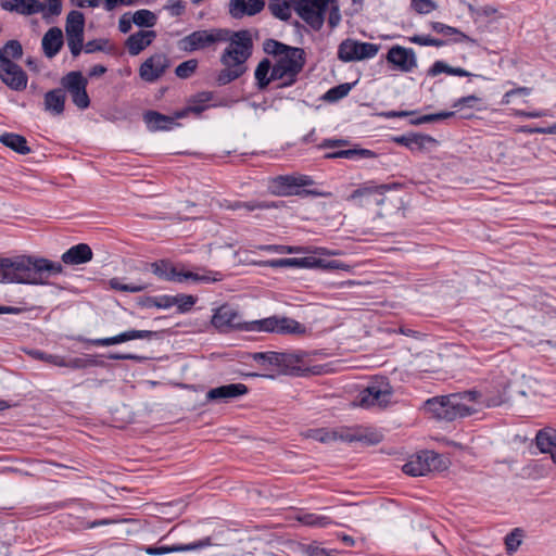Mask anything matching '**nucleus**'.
Listing matches in <instances>:
<instances>
[{
	"instance_id": "obj_52",
	"label": "nucleus",
	"mask_w": 556,
	"mask_h": 556,
	"mask_svg": "<svg viewBox=\"0 0 556 556\" xmlns=\"http://www.w3.org/2000/svg\"><path fill=\"white\" fill-rule=\"evenodd\" d=\"M45 10L40 11L42 13V18L49 22L51 16H59L62 13V0H45Z\"/></svg>"
},
{
	"instance_id": "obj_34",
	"label": "nucleus",
	"mask_w": 556,
	"mask_h": 556,
	"mask_svg": "<svg viewBox=\"0 0 556 556\" xmlns=\"http://www.w3.org/2000/svg\"><path fill=\"white\" fill-rule=\"evenodd\" d=\"M250 56V53L227 47L220 55V63L223 65L247 67L244 63L248 61Z\"/></svg>"
},
{
	"instance_id": "obj_50",
	"label": "nucleus",
	"mask_w": 556,
	"mask_h": 556,
	"mask_svg": "<svg viewBox=\"0 0 556 556\" xmlns=\"http://www.w3.org/2000/svg\"><path fill=\"white\" fill-rule=\"evenodd\" d=\"M179 313L184 314L189 312L197 302V298L190 294L172 295Z\"/></svg>"
},
{
	"instance_id": "obj_39",
	"label": "nucleus",
	"mask_w": 556,
	"mask_h": 556,
	"mask_svg": "<svg viewBox=\"0 0 556 556\" xmlns=\"http://www.w3.org/2000/svg\"><path fill=\"white\" fill-rule=\"evenodd\" d=\"M430 26L433 31L442 34L444 36H457L454 41L455 42H463V41H472L467 35L462 33L459 29L448 26L446 24H443L441 22H431Z\"/></svg>"
},
{
	"instance_id": "obj_5",
	"label": "nucleus",
	"mask_w": 556,
	"mask_h": 556,
	"mask_svg": "<svg viewBox=\"0 0 556 556\" xmlns=\"http://www.w3.org/2000/svg\"><path fill=\"white\" fill-rule=\"evenodd\" d=\"M229 38V29L212 28L195 30L180 40V48L187 52L203 50L217 42H226Z\"/></svg>"
},
{
	"instance_id": "obj_64",
	"label": "nucleus",
	"mask_w": 556,
	"mask_h": 556,
	"mask_svg": "<svg viewBox=\"0 0 556 556\" xmlns=\"http://www.w3.org/2000/svg\"><path fill=\"white\" fill-rule=\"evenodd\" d=\"M453 66H450L443 61H435L432 66L428 71L429 76H437L441 73H446L448 75H452Z\"/></svg>"
},
{
	"instance_id": "obj_30",
	"label": "nucleus",
	"mask_w": 556,
	"mask_h": 556,
	"mask_svg": "<svg viewBox=\"0 0 556 556\" xmlns=\"http://www.w3.org/2000/svg\"><path fill=\"white\" fill-rule=\"evenodd\" d=\"M227 41L230 42L228 46L229 48L252 54L253 40L248 29H241L238 31L229 30V38Z\"/></svg>"
},
{
	"instance_id": "obj_22",
	"label": "nucleus",
	"mask_w": 556,
	"mask_h": 556,
	"mask_svg": "<svg viewBox=\"0 0 556 556\" xmlns=\"http://www.w3.org/2000/svg\"><path fill=\"white\" fill-rule=\"evenodd\" d=\"M93 252L87 243H78L65 251L61 260L66 265H81L90 262Z\"/></svg>"
},
{
	"instance_id": "obj_9",
	"label": "nucleus",
	"mask_w": 556,
	"mask_h": 556,
	"mask_svg": "<svg viewBox=\"0 0 556 556\" xmlns=\"http://www.w3.org/2000/svg\"><path fill=\"white\" fill-rule=\"evenodd\" d=\"M445 468L442 456L433 451H421L412 456L408 462L403 465L404 473L418 477L425 476L433 470H441Z\"/></svg>"
},
{
	"instance_id": "obj_35",
	"label": "nucleus",
	"mask_w": 556,
	"mask_h": 556,
	"mask_svg": "<svg viewBox=\"0 0 556 556\" xmlns=\"http://www.w3.org/2000/svg\"><path fill=\"white\" fill-rule=\"evenodd\" d=\"M281 205H282V202H268V201L252 200V201H247V202L235 201L231 204H229L227 207L230 210H233V211L244 208L248 212H252L255 210L278 208Z\"/></svg>"
},
{
	"instance_id": "obj_10",
	"label": "nucleus",
	"mask_w": 556,
	"mask_h": 556,
	"mask_svg": "<svg viewBox=\"0 0 556 556\" xmlns=\"http://www.w3.org/2000/svg\"><path fill=\"white\" fill-rule=\"evenodd\" d=\"M61 89L68 92L73 103L80 110H85L90 105V99L87 93V79L78 71L67 73L61 78Z\"/></svg>"
},
{
	"instance_id": "obj_40",
	"label": "nucleus",
	"mask_w": 556,
	"mask_h": 556,
	"mask_svg": "<svg viewBox=\"0 0 556 556\" xmlns=\"http://www.w3.org/2000/svg\"><path fill=\"white\" fill-rule=\"evenodd\" d=\"M175 300L172 299V295H161V296H146L140 301V305L147 308L157 307V308H169L174 306Z\"/></svg>"
},
{
	"instance_id": "obj_48",
	"label": "nucleus",
	"mask_w": 556,
	"mask_h": 556,
	"mask_svg": "<svg viewBox=\"0 0 556 556\" xmlns=\"http://www.w3.org/2000/svg\"><path fill=\"white\" fill-rule=\"evenodd\" d=\"M299 520L306 526L325 528L332 523L331 519L317 514H304Z\"/></svg>"
},
{
	"instance_id": "obj_54",
	"label": "nucleus",
	"mask_w": 556,
	"mask_h": 556,
	"mask_svg": "<svg viewBox=\"0 0 556 556\" xmlns=\"http://www.w3.org/2000/svg\"><path fill=\"white\" fill-rule=\"evenodd\" d=\"M337 433L333 430L315 429L311 430L309 437L321 443H329L336 441Z\"/></svg>"
},
{
	"instance_id": "obj_33",
	"label": "nucleus",
	"mask_w": 556,
	"mask_h": 556,
	"mask_svg": "<svg viewBox=\"0 0 556 556\" xmlns=\"http://www.w3.org/2000/svg\"><path fill=\"white\" fill-rule=\"evenodd\" d=\"M377 153L364 148H352L346 150H339L325 154V159H375Z\"/></svg>"
},
{
	"instance_id": "obj_60",
	"label": "nucleus",
	"mask_w": 556,
	"mask_h": 556,
	"mask_svg": "<svg viewBox=\"0 0 556 556\" xmlns=\"http://www.w3.org/2000/svg\"><path fill=\"white\" fill-rule=\"evenodd\" d=\"M412 7L417 13L427 14L435 9V3L432 0H412Z\"/></svg>"
},
{
	"instance_id": "obj_12",
	"label": "nucleus",
	"mask_w": 556,
	"mask_h": 556,
	"mask_svg": "<svg viewBox=\"0 0 556 556\" xmlns=\"http://www.w3.org/2000/svg\"><path fill=\"white\" fill-rule=\"evenodd\" d=\"M212 325L219 331L226 332L230 329L253 331L248 329L251 321H243L238 309L230 304H223L214 311L211 319Z\"/></svg>"
},
{
	"instance_id": "obj_55",
	"label": "nucleus",
	"mask_w": 556,
	"mask_h": 556,
	"mask_svg": "<svg viewBox=\"0 0 556 556\" xmlns=\"http://www.w3.org/2000/svg\"><path fill=\"white\" fill-rule=\"evenodd\" d=\"M333 432L337 433L336 441L340 440L343 442H354L362 441L364 439L362 435L357 434L355 431L348 428H340L333 430Z\"/></svg>"
},
{
	"instance_id": "obj_41",
	"label": "nucleus",
	"mask_w": 556,
	"mask_h": 556,
	"mask_svg": "<svg viewBox=\"0 0 556 556\" xmlns=\"http://www.w3.org/2000/svg\"><path fill=\"white\" fill-rule=\"evenodd\" d=\"M156 15L149 10L141 9L134 13L132 22L139 27H153L156 24Z\"/></svg>"
},
{
	"instance_id": "obj_61",
	"label": "nucleus",
	"mask_w": 556,
	"mask_h": 556,
	"mask_svg": "<svg viewBox=\"0 0 556 556\" xmlns=\"http://www.w3.org/2000/svg\"><path fill=\"white\" fill-rule=\"evenodd\" d=\"M164 9L169 11L172 16H180L185 13L186 2L182 0H168Z\"/></svg>"
},
{
	"instance_id": "obj_7",
	"label": "nucleus",
	"mask_w": 556,
	"mask_h": 556,
	"mask_svg": "<svg viewBox=\"0 0 556 556\" xmlns=\"http://www.w3.org/2000/svg\"><path fill=\"white\" fill-rule=\"evenodd\" d=\"M393 388L387 378H379L370 382L357 397V404L362 407H387L391 402Z\"/></svg>"
},
{
	"instance_id": "obj_45",
	"label": "nucleus",
	"mask_w": 556,
	"mask_h": 556,
	"mask_svg": "<svg viewBox=\"0 0 556 556\" xmlns=\"http://www.w3.org/2000/svg\"><path fill=\"white\" fill-rule=\"evenodd\" d=\"M110 287L116 291L137 293L148 289V283H124L119 278H112Z\"/></svg>"
},
{
	"instance_id": "obj_25",
	"label": "nucleus",
	"mask_w": 556,
	"mask_h": 556,
	"mask_svg": "<svg viewBox=\"0 0 556 556\" xmlns=\"http://www.w3.org/2000/svg\"><path fill=\"white\" fill-rule=\"evenodd\" d=\"M64 43L63 33L59 27H51L42 37V50L47 58L55 56Z\"/></svg>"
},
{
	"instance_id": "obj_4",
	"label": "nucleus",
	"mask_w": 556,
	"mask_h": 556,
	"mask_svg": "<svg viewBox=\"0 0 556 556\" xmlns=\"http://www.w3.org/2000/svg\"><path fill=\"white\" fill-rule=\"evenodd\" d=\"M306 63L304 49L291 47L287 52L276 59L274 63V77H279L277 88H287L298 81L300 73Z\"/></svg>"
},
{
	"instance_id": "obj_47",
	"label": "nucleus",
	"mask_w": 556,
	"mask_h": 556,
	"mask_svg": "<svg viewBox=\"0 0 556 556\" xmlns=\"http://www.w3.org/2000/svg\"><path fill=\"white\" fill-rule=\"evenodd\" d=\"M523 531L520 528H515L505 536V546L508 554H513L518 549L522 542Z\"/></svg>"
},
{
	"instance_id": "obj_2",
	"label": "nucleus",
	"mask_w": 556,
	"mask_h": 556,
	"mask_svg": "<svg viewBox=\"0 0 556 556\" xmlns=\"http://www.w3.org/2000/svg\"><path fill=\"white\" fill-rule=\"evenodd\" d=\"M62 271L61 263L43 257H0V282L4 283L43 285L48 278Z\"/></svg>"
},
{
	"instance_id": "obj_58",
	"label": "nucleus",
	"mask_w": 556,
	"mask_h": 556,
	"mask_svg": "<svg viewBox=\"0 0 556 556\" xmlns=\"http://www.w3.org/2000/svg\"><path fill=\"white\" fill-rule=\"evenodd\" d=\"M316 266L315 268H321V269H343V270H348L350 268L349 265L340 262V261H337V260H331V261H326V260H323V258H318L316 257Z\"/></svg>"
},
{
	"instance_id": "obj_62",
	"label": "nucleus",
	"mask_w": 556,
	"mask_h": 556,
	"mask_svg": "<svg viewBox=\"0 0 556 556\" xmlns=\"http://www.w3.org/2000/svg\"><path fill=\"white\" fill-rule=\"evenodd\" d=\"M531 89L527 87H518L507 91L502 100V103L509 104L515 97H527L530 94Z\"/></svg>"
},
{
	"instance_id": "obj_24",
	"label": "nucleus",
	"mask_w": 556,
	"mask_h": 556,
	"mask_svg": "<svg viewBox=\"0 0 556 556\" xmlns=\"http://www.w3.org/2000/svg\"><path fill=\"white\" fill-rule=\"evenodd\" d=\"M178 118L176 117V112L174 115H164L156 111H147L143 114V121L151 131L169 130L176 125L175 121Z\"/></svg>"
},
{
	"instance_id": "obj_8",
	"label": "nucleus",
	"mask_w": 556,
	"mask_h": 556,
	"mask_svg": "<svg viewBox=\"0 0 556 556\" xmlns=\"http://www.w3.org/2000/svg\"><path fill=\"white\" fill-rule=\"evenodd\" d=\"M248 329L257 332H276L282 334H302L305 332V327L302 324L286 316H270L252 320Z\"/></svg>"
},
{
	"instance_id": "obj_11",
	"label": "nucleus",
	"mask_w": 556,
	"mask_h": 556,
	"mask_svg": "<svg viewBox=\"0 0 556 556\" xmlns=\"http://www.w3.org/2000/svg\"><path fill=\"white\" fill-rule=\"evenodd\" d=\"M85 15L83 12L73 10L67 14L65 33L67 47L74 58L83 51Z\"/></svg>"
},
{
	"instance_id": "obj_57",
	"label": "nucleus",
	"mask_w": 556,
	"mask_h": 556,
	"mask_svg": "<svg viewBox=\"0 0 556 556\" xmlns=\"http://www.w3.org/2000/svg\"><path fill=\"white\" fill-rule=\"evenodd\" d=\"M109 43L108 39H93L89 40L86 45L83 43V49L86 53H94L99 51H106V46Z\"/></svg>"
},
{
	"instance_id": "obj_17",
	"label": "nucleus",
	"mask_w": 556,
	"mask_h": 556,
	"mask_svg": "<svg viewBox=\"0 0 556 556\" xmlns=\"http://www.w3.org/2000/svg\"><path fill=\"white\" fill-rule=\"evenodd\" d=\"M249 388L243 383H229L210 389L205 399L208 402L228 403L229 401L248 394Z\"/></svg>"
},
{
	"instance_id": "obj_13",
	"label": "nucleus",
	"mask_w": 556,
	"mask_h": 556,
	"mask_svg": "<svg viewBox=\"0 0 556 556\" xmlns=\"http://www.w3.org/2000/svg\"><path fill=\"white\" fill-rule=\"evenodd\" d=\"M305 353H288L278 352V361L276 369L279 374L290 375L294 377H306L311 374H318L315 368H309L304 365L303 359Z\"/></svg>"
},
{
	"instance_id": "obj_6",
	"label": "nucleus",
	"mask_w": 556,
	"mask_h": 556,
	"mask_svg": "<svg viewBox=\"0 0 556 556\" xmlns=\"http://www.w3.org/2000/svg\"><path fill=\"white\" fill-rule=\"evenodd\" d=\"M150 269L156 277L167 281L182 282L185 280H193L198 282H212L217 281L219 278L211 277L210 275H199L193 271L178 270L167 260H161L150 264H146V269Z\"/></svg>"
},
{
	"instance_id": "obj_27",
	"label": "nucleus",
	"mask_w": 556,
	"mask_h": 556,
	"mask_svg": "<svg viewBox=\"0 0 556 556\" xmlns=\"http://www.w3.org/2000/svg\"><path fill=\"white\" fill-rule=\"evenodd\" d=\"M254 77L258 90H265L270 83L279 81V77H274V64L267 58L260 61L255 68Z\"/></svg>"
},
{
	"instance_id": "obj_19",
	"label": "nucleus",
	"mask_w": 556,
	"mask_h": 556,
	"mask_svg": "<svg viewBox=\"0 0 556 556\" xmlns=\"http://www.w3.org/2000/svg\"><path fill=\"white\" fill-rule=\"evenodd\" d=\"M265 4V0H230L229 14L237 20L254 16L264 10Z\"/></svg>"
},
{
	"instance_id": "obj_56",
	"label": "nucleus",
	"mask_w": 556,
	"mask_h": 556,
	"mask_svg": "<svg viewBox=\"0 0 556 556\" xmlns=\"http://www.w3.org/2000/svg\"><path fill=\"white\" fill-rule=\"evenodd\" d=\"M481 102V99L475 94H470V96H466V97H462L459 99H457L452 108L454 109H463V108H469V109H473L477 106L478 103Z\"/></svg>"
},
{
	"instance_id": "obj_42",
	"label": "nucleus",
	"mask_w": 556,
	"mask_h": 556,
	"mask_svg": "<svg viewBox=\"0 0 556 556\" xmlns=\"http://www.w3.org/2000/svg\"><path fill=\"white\" fill-rule=\"evenodd\" d=\"M292 46H288L281 41L276 39L268 38L263 42V50L266 54L273 55L277 59L280 58L285 52L289 50Z\"/></svg>"
},
{
	"instance_id": "obj_23",
	"label": "nucleus",
	"mask_w": 556,
	"mask_h": 556,
	"mask_svg": "<svg viewBox=\"0 0 556 556\" xmlns=\"http://www.w3.org/2000/svg\"><path fill=\"white\" fill-rule=\"evenodd\" d=\"M155 37L154 30H139L127 38L125 46L130 55H138L152 43Z\"/></svg>"
},
{
	"instance_id": "obj_63",
	"label": "nucleus",
	"mask_w": 556,
	"mask_h": 556,
	"mask_svg": "<svg viewBox=\"0 0 556 556\" xmlns=\"http://www.w3.org/2000/svg\"><path fill=\"white\" fill-rule=\"evenodd\" d=\"M33 355L38 359H42V361L53 364L55 366L61 367V366L65 365V359L59 355L46 354L41 351H35L33 353Z\"/></svg>"
},
{
	"instance_id": "obj_26",
	"label": "nucleus",
	"mask_w": 556,
	"mask_h": 556,
	"mask_svg": "<svg viewBox=\"0 0 556 556\" xmlns=\"http://www.w3.org/2000/svg\"><path fill=\"white\" fill-rule=\"evenodd\" d=\"M535 444L541 453L549 454L553 463H556V431L553 428L541 429L536 433Z\"/></svg>"
},
{
	"instance_id": "obj_38",
	"label": "nucleus",
	"mask_w": 556,
	"mask_h": 556,
	"mask_svg": "<svg viewBox=\"0 0 556 556\" xmlns=\"http://www.w3.org/2000/svg\"><path fill=\"white\" fill-rule=\"evenodd\" d=\"M338 59L342 62L357 61L356 40L345 39L338 47Z\"/></svg>"
},
{
	"instance_id": "obj_51",
	"label": "nucleus",
	"mask_w": 556,
	"mask_h": 556,
	"mask_svg": "<svg viewBox=\"0 0 556 556\" xmlns=\"http://www.w3.org/2000/svg\"><path fill=\"white\" fill-rule=\"evenodd\" d=\"M198 68V61L195 59L187 60L180 63L176 70L175 74L177 77L181 79L189 78Z\"/></svg>"
},
{
	"instance_id": "obj_1",
	"label": "nucleus",
	"mask_w": 556,
	"mask_h": 556,
	"mask_svg": "<svg viewBox=\"0 0 556 556\" xmlns=\"http://www.w3.org/2000/svg\"><path fill=\"white\" fill-rule=\"evenodd\" d=\"M510 380L505 376H496L483 391L467 390L445 396L433 397L426 402L427 409L439 420L453 421L476 414L479 409L475 404L496 407L509 399Z\"/></svg>"
},
{
	"instance_id": "obj_44",
	"label": "nucleus",
	"mask_w": 556,
	"mask_h": 556,
	"mask_svg": "<svg viewBox=\"0 0 556 556\" xmlns=\"http://www.w3.org/2000/svg\"><path fill=\"white\" fill-rule=\"evenodd\" d=\"M253 361L258 363L264 368H276L278 361V352H256L251 354Z\"/></svg>"
},
{
	"instance_id": "obj_59",
	"label": "nucleus",
	"mask_w": 556,
	"mask_h": 556,
	"mask_svg": "<svg viewBox=\"0 0 556 556\" xmlns=\"http://www.w3.org/2000/svg\"><path fill=\"white\" fill-rule=\"evenodd\" d=\"M261 250L267 252H277V253H301L304 252V248L302 247H290V245H263Z\"/></svg>"
},
{
	"instance_id": "obj_28",
	"label": "nucleus",
	"mask_w": 556,
	"mask_h": 556,
	"mask_svg": "<svg viewBox=\"0 0 556 556\" xmlns=\"http://www.w3.org/2000/svg\"><path fill=\"white\" fill-rule=\"evenodd\" d=\"M66 94L63 89L55 88L45 94V110L52 115H62L65 109Z\"/></svg>"
},
{
	"instance_id": "obj_37",
	"label": "nucleus",
	"mask_w": 556,
	"mask_h": 556,
	"mask_svg": "<svg viewBox=\"0 0 556 556\" xmlns=\"http://www.w3.org/2000/svg\"><path fill=\"white\" fill-rule=\"evenodd\" d=\"M397 187L396 184H382V185H364L363 187L354 190L351 194L352 199H356L363 195H369V194H378L383 195L387 191L391 190L392 188Z\"/></svg>"
},
{
	"instance_id": "obj_18",
	"label": "nucleus",
	"mask_w": 556,
	"mask_h": 556,
	"mask_svg": "<svg viewBox=\"0 0 556 556\" xmlns=\"http://www.w3.org/2000/svg\"><path fill=\"white\" fill-rule=\"evenodd\" d=\"M168 66V58L164 53H156L141 64L139 74L144 81L153 83L164 74Z\"/></svg>"
},
{
	"instance_id": "obj_20",
	"label": "nucleus",
	"mask_w": 556,
	"mask_h": 556,
	"mask_svg": "<svg viewBox=\"0 0 556 556\" xmlns=\"http://www.w3.org/2000/svg\"><path fill=\"white\" fill-rule=\"evenodd\" d=\"M0 7L4 11L22 15H33L45 10V3L39 0H0Z\"/></svg>"
},
{
	"instance_id": "obj_14",
	"label": "nucleus",
	"mask_w": 556,
	"mask_h": 556,
	"mask_svg": "<svg viewBox=\"0 0 556 556\" xmlns=\"http://www.w3.org/2000/svg\"><path fill=\"white\" fill-rule=\"evenodd\" d=\"M275 182L277 184L278 194H296V195H323L321 192H318L316 190H298L296 188L311 186L314 184L313 179L309 176L306 175H286V176H278L275 179Z\"/></svg>"
},
{
	"instance_id": "obj_43",
	"label": "nucleus",
	"mask_w": 556,
	"mask_h": 556,
	"mask_svg": "<svg viewBox=\"0 0 556 556\" xmlns=\"http://www.w3.org/2000/svg\"><path fill=\"white\" fill-rule=\"evenodd\" d=\"M352 89V85L349 83L340 84L330 88L324 96L323 99L327 102H337L346 97Z\"/></svg>"
},
{
	"instance_id": "obj_3",
	"label": "nucleus",
	"mask_w": 556,
	"mask_h": 556,
	"mask_svg": "<svg viewBox=\"0 0 556 556\" xmlns=\"http://www.w3.org/2000/svg\"><path fill=\"white\" fill-rule=\"evenodd\" d=\"M334 0H268L270 13L281 21L291 17V8L314 30H319L325 22L328 4Z\"/></svg>"
},
{
	"instance_id": "obj_36",
	"label": "nucleus",
	"mask_w": 556,
	"mask_h": 556,
	"mask_svg": "<svg viewBox=\"0 0 556 556\" xmlns=\"http://www.w3.org/2000/svg\"><path fill=\"white\" fill-rule=\"evenodd\" d=\"M224 66L225 68H223L216 76V84L218 86H225L230 84L231 81L241 77L247 71V67H237L233 65Z\"/></svg>"
},
{
	"instance_id": "obj_21",
	"label": "nucleus",
	"mask_w": 556,
	"mask_h": 556,
	"mask_svg": "<svg viewBox=\"0 0 556 556\" xmlns=\"http://www.w3.org/2000/svg\"><path fill=\"white\" fill-rule=\"evenodd\" d=\"M392 141L406 147L410 151H422L426 149L428 143L435 144L437 140L430 135L409 132L401 136H396L392 138Z\"/></svg>"
},
{
	"instance_id": "obj_46",
	"label": "nucleus",
	"mask_w": 556,
	"mask_h": 556,
	"mask_svg": "<svg viewBox=\"0 0 556 556\" xmlns=\"http://www.w3.org/2000/svg\"><path fill=\"white\" fill-rule=\"evenodd\" d=\"M454 115H455V112H453V111L427 114V115H422L418 118L410 119L409 124L418 126V125L426 124V123H435V122H440V121H443L446 118H451Z\"/></svg>"
},
{
	"instance_id": "obj_16",
	"label": "nucleus",
	"mask_w": 556,
	"mask_h": 556,
	"mask_svg": "<svg viewBox=\"0 0 556 556\" xmlns=\"http://www.w3.org/2000/svg\"><path fill=\"white\" fill-rule=\"evenodd\" d=\"M387 61L404 73H409L417 66L414 50L402 46L391 47L387 53Z\"/></svg>"
},
{
	"instance_id": "obj_31",
	"label": "nucleus",
	"mask_w": 556,
	"mask_h": 556,
	"mask_svg": "<svg viewBox=\"0 0 556 556\" xmlns=\"http://www.w3.org/2000/svg\"><path fill=\"white\" fill-rule=\"evenodd\" d=\"M315 256L305 257H290V258H277L268 262L269 266L274 268L279 267H296V268H315L316 266Z\"/></svg>"
},
{
	"instance_id": "obj_15",
	"label": "nucleus",
	"mask_w": 556,
	"mask_h": 556,
	"mask_svg": "<svg viewBox=\"0 0 556 556\" xmlns=\"http://www.w3.org/2000/svg\"><path fill=\"white\" fill-rule=\"evenodd\" d=\"M0 78L10 89L22 91L27 86V75L23 68L12 60L1 59Z\"/></svg>"
},
{
	"instance_id": "obj_49",
	"label": "nucleus",
	"mask_w": 556,
	"mask_h": 556,
	"mask_svg": "<svg viewBox=\"0 0 556 556\" xmlns=\"http://www.w3.org/2000/svg\"><path fill=\"white\" fill-rule=\"evenodd\" d=\"M357 47V61L371 59L376 56L379 51V46L370 42H361L356 40Z\"/></svg>"
},
{
	"instance_id": "obj_53",
	"label": "nucleus",
	"mask_w": 556,
	"mask_h": 556,
	"mask_svg": "<svg viewBox=\"0 0 556 556\" xmlns=\"http://www.w3.org/2000/svg\"><path fill=\"white\" fill-rule=\"evenodd\" d=\"M409 42L419 45V46H433V47H443L447 43V41L443 39L433 38L431 36H421L414 35L408 38Z\"/></svg>"
},
{
	"instance_id": "obj_32",
	"label": "nucleus",
	"mask_w": 556,
	"mask_h": 556,
	"mask_svg": "<svg viewBox=\"0 0 556 556\" xmlns=\"http://www.w3.org/2000/svg\"><path fill=\"white\" fill-rule=\"evenodd\" d=\"M0 142L22 155H26L31 151L27 144L26 138L14 132L2 134L0 136Z\"/></svg>"
},
{
	"instance_id": "obj_29",
	"label": "nucleus",
	"mask_w": 556,
	"mask_h": 556,
	"mask_svg": "<svg viewBox=\"0 0 556 556\" xmlns=\"http://www.w3.org/2000/svg\"><path fill=\"white\" fill-rule=\"evenodd\" d=\"M207 543L204 541H198L190 544H174L172 546H147L144 547V552L148 555L157 556V555H165L169 553H176V552H188V551H195L199 548H202L206 546Z\"/></svg>"
}]
</instances>
